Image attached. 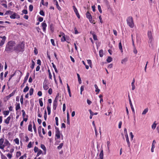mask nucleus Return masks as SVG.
<instances>
[{
	"mask_svg": "<svg viewBox=\"0 0 159 159\" xmlns=\"http://www.w3.org/2000/svg\"><path fill=\"white\" fill-rule=\"evenodd\" d=\"M15 44V43L13 41H10L7 43L5 51L7 53L12 52Z\"/></svg>",
	"mask_w": 159,
	"mask_h": 159,
	"instance_id": "1",
	"label": "nucleus"
},
{
	"mask_svg": "<svg viewBox=\"0 0 159 159\" xmlns=\"http://www.w3.org/2000/svg\"><path fill=\"white\" fill-rule=\"evenodd\" d=\"M25 42L24 41L20 42L17 44L16 46L14 48V50L16 51L17 52H23L24 50Z\"/></svg>",
	"mask_w": 159,
	"mask_h": 159,
	"instance_id": "2",
	"label": "nucleus"
},
{
	"mask_svg": "<svg viewBox=\"0 0 159 159\" xmlns=\"http://www.w3.org/2000/svg\"><path fill=\"white\" fill-rule=\"evenodd\" d=\"M127 22L128 25L130 28H132L134 27V24L132 17H129L127 20Z\"/></svg>",
	"mask_w": 159,
	"mask_h": 159,
	"instance_id": "3",
	"label": "nucleus"
},
{
	"mask_svg": "<svg viewBox=\"0 0 159 159\" xmlns=\"http://www.w3.org/2000/svg\"><path fill=\"white\" fill-rule=\"evenodd\" d=\"M86 17L89 19V22L91 23H93L94 20H92V16L89 11L86 12Z\"/></svg>",
	"mask_w": 159,
	"mask_h": 159,
	"instance_id": "4",
	"label": "nucleus"
},
{
	"mask_svg": "<svg viewBox=\"0 0 159 159\" xmlns=\"http://www.w3.org/2000/svg\"><path fill=\"white\" fill-rule=\"evenodd\" d=\"M14 148H12L10 150V153H8L7 155V157H8L9 159H11L12 157V153L14 151Z\"/></svg>",
	"mask_w": 159,
	"mask_h": 159,
	"instance_id": "5",
	"label": "nucleus"
},
{
	"mask_svg": "<svg viewBox=\"0 0 159 159\" xmlns=\"http://www.w3.org/2000/svg\"><path fill=\"white\" fill-rule=\"evenodd\" d=\"M58 99L55 98L53 102V108L54 110H55L56 109Z\"/></svg>",
	"mask_w": 159,
	"mask_h": 159,
	"instance_id": "6",
	"label": "nucleus"
},
{
	"mask_svg": "<svg viewBox=\"0 0 159 159\" xmlns=\"http://www.w3.org/2000/svg\"><path fill=\"white\" fill-rule=\"evenodd\" d=\"M4 142V139L3 138H1L0 139V148L2 149H4L5 147L4 145L3 144Z\"/></svg>",
	"mask_w": 159,
	"mask_h": 159,
	"instance_id": "7",
	"label": "nucleus"
},
{
	"mask_svg": "<svg viewBox=\"0 0 159 159\" xmlns=\"http://www.w3.org/2000/svg\"><path fill=\"white\" fill-rule=\"evenodd\" d=\"M128 98H129V104L130 105V107L132 109V110L134 112V109L133 107V106L132 104V102H131L129 95H128Z\"/></svg>",
	"mask_w": 159,
	"mask_h": 159,
	"instance_id": "8",
	"label": "nucleus"
},
{
	"mask_svg": "<svg viewBox=\"0 0 159 159\" xmlns=\"http://www.w3.org/2000/svg\"><path fill=\"white\" fill-rule=\"evenodd\" d=\"M156 143V142L155 140H153L152 144V147L151 148V151L152 152H154V149L155 147V144Z\"/></svg>",
	"mask_w": 159,
	"mask_h": 159,
	"instance_id": "9",
	"label": "nucleus"
},
{
	"mask_svg": "<svg viewBox=\"0 0 159 159\" xmlns=\"http://www.w3.org/2000/svg\"><path fill=\"white\" fill-rule=\"evenodd\" d=\"M45 21H44L42 23V25L43 27V31H45L46 30V28L47 26V24L45 22Z\"/></svg>",
	"mask_w": 159,
	"mask_h": 159,
	"instance_id": "10",
	"label": "nucleus"
},
{
	"mask_svg": "<svg viewBox=\"0 0 159 159\" xmlns=\"http://www.w3.org/2000/svg\"><path fill=\"white\" fill-rule=\"evenodd\" d=\"M59 37H61L62 36V38L61 39V40H62V39H63V40H66V38L65 37V35L63 32H60V34L59 35Z\"/></svg>",
	"mask_w": 159,
	"mask_h": 159,
	"instance_id": "11",
	"label": "nucleus"
},
{
	"mask_svg": "<svg viewBox=\"0 0 159 159\" xmlns=\"http://www.w3.org/2000/svg\"><path fill=\"white\" fill-rule=\"evenodd\" d=\"M125 138L126 139L127 143L128 144V147H130V143L129 141L128 135H125Z\"/></svg>",
	"mask_w": 159,
	"mask_h": 159,
	"instance_id": "12",
	"label": "nucleus"
},
{
	"mask_svg": "<svg viewBox=\"0 0 159 159\" xmlns=\"http://www.w3.org/2000/svg\"><path fill=\"white\" fill-rule=\"evenodd\" d=\"M11 118L10 116H9L7 118L4 120V122L7 125L9 123V121L11 120Z\"/></svg>",
	"mask_w": 159,
	"mask_h": 159,
	"instance_id": "13",
	"label": "nucleus"
},
{
	"mask_svg": "<svg viewBox=\"0 0 159 159\" xmlns=\"http://www.w3.org/2000/svg\"><path fill=\"white\" fill-rule=\"evenodd\" d=\"M55 136L57 139H59L60 138V131L56 132Z\"/></svg>",
	"mask_w": 159,
	"mask_h": 159,
	"instance_id": "14",
	"label": "nucleus"
},
{
	"mask_svg": "<svg viewBox=\"0 0 159 159\" xmlns=\"http://www.w3.org/2000/svg\"><path fill=\"white\" fill-rule=\"evenodd\" d=\"M15 90H14L12 93H10L9 95L8 96H7V99H9L11 97L13 96L15 94Z\"/></svg>",
	"mask_w": 159,
	"mask_h": 159,
	"instance_id": "15",
	"label": "nucleus"
},
{
	"mask_svg": "<svg viewBox=\"0 0 159 159\" xmlns=\"http://www.w3.org/2000/svg\"><path fill=\"white\" fill-rule=\"evenodd\" d=\"M41 128H42V126H40L38 128V133H39V136L40 137L43 138V136L41 135Z\"/></svg>",
	"mask_w": 159,
	"mask_h": 159,
	"instance_id": "16",
	"label": "nucleus"
},
{
	"mask_svg": "<svg viewBox=\"0 0 159 159\" xmlns=\"http://www.w3.org/2000/svg\"><path fill=\"white\" fill-rule=\"evenodd\" d=\"M99 158L100 159H103V150H101L99 154Z\"/></svg>",
	"mask_w": 159,
	"mask_h": 159,
	"instance_id": "17",
	"label": "nucleus"
},
{
	"mask_svg": "<svg viewBox=\"0 0 159 159\" xmlns=\"http://www.w3.org/2000/svg\"><path fill=\"white\" fill-rule=\"evenodd\" d=\"M4 145L5 146L9 145V146L7 147V148H9V145H10V143H9L8 141L6 139L5 140Z\"/></svg>",
	"mask_w": 159,
	"mask_h": 159,
	"instance_id": "18",
	"label": "nucleus"
},
{
	"mask_svg": "<svg viewBox=\"0 0 159 159\" xmlns=\"http://www.w3.org/2000/svg\"><path fill=\"white\" fill-rule=\"evenodd\" d=\"M94 87L96 89L95 92L97 93L96 94H98L100 92V90L98 88V87L96 84L94 85Z\"/></svg>",
	"mask_w": 159,
	"mask_h": 159,
	"instance_id": "19",
	"label": "nucleus"
},
{
	"mask_svg": "<svg viewBox=\"0 0 159 159\" xmlns=\"http://www.w3.org/2000/svg\"><path fill=\"white\" fill-rule=\"evenodd\" d=\"M148 36L149 38L150 39H152V34L151 31H148Z\"/></svg>",
	"mask_w": 159,
	"mask_h": 159,
	"instance_id": "20",
	"label": "nucleus"
},
{
	"mask_svg": "<svg viewBox=\"0 0 159 159\" xmlns=\"http://www.w3.org/2000/svg\"><path fill=\"white\" fill-rule=\"evenodd\" d=\"M20 109V104L19 103H18L16 105V111H17L18 110H19Z\"/></svg>",
	"mask_w": 159,
	"mask_h": 159,
	"instance_id": "21",
	"label": "nucleus"
},
{
	"mask_svg": "<svg viewBox=\"0 0 159 159\" xmlns=\"http://www.w3.org/2000/svg\"><path fill=\"white\" fill-rule=\"evenodd\" d=\"M28 130L30 132L32 131V125L31 123H30L28 127Z\"/></svg>",
	"mask_w": 159,
	"mask_h": 159,
	"instance_id": "22",
	"label": "nucleus"
},
{
	"mask_svg": "<svg viewBox=\"0 0 159 159\" xmlns=\"http://www.w3.org/2000/svg\"><path fill=\"white\" fill-rule=\"evenodd\" d=\"M16 13L15 12H13L12 13V15L10 16V18L11 19H14L16 18Z\"/></svg>",
	"mask_w": 159,
	"mask_h": 159,
	"instance_id": "23",
	"label": "nucleus"
},
{
	"mask_svg": "<svg viewBox=\"0 0 159 159\" xmlns=\"http://www.w3.org/2000/svg\"><path fill=\"white\" fill-rule=\"evenodd\" d=\"M4 2H5L6 3H2L1 4L2 6H4L5 8H7V4H6L7 3L6 1H3V0L2 1H1V3H2Z\"/></svg>",
	"mask_w": 159,
	"mask_h": 159,
	"instance_id": "24",
	"label": "nucleus"
},
{
	"mask_svg": "<svg viewBox=\"0 0 159 159\" xmlns=\"http://www.w3.org/2000/svg\"><path fill=\"white\" fill-rule=\"evenodd\" d=\"M29 75V73H28V72L27 73H26V75L25 76V79H24V83H25L26 81H27V80L28 79V78Z\"/></svg>",
	"mask_w": 159,
	"mask_h": 159,
	"instance_id": "25",
	"label": "nucleus"
},
{
	"mask_svg": "<svg viewBox=\"0 0 159 159\" xmlns=\"http://www.w3.org/2000/svg\"><path fill=\"white\" fill-rule=\"evenodd\" d=\"M128 61V58H125L123 59L121 61V63L122 64L125 63Z\"/></svg>",
	"mask_w": 159,
	"mask_h": 159,
	"instance_id": "26",
	"label": "nucleus"
},
{
	"mask_svg": "<svg viewBox=\"0 0 159 159\" xmlns=\"http://www.w3.org/2000/svg\"><path fill=\"white\" fill-rule=\"evenodd\" d=\"M33 144H34V142H33L32 143L31 142H30L27 146V148H31L32 147V145Z\"/></svg>",
	"mask_w": 159,
	"mask_h": 159,
	"instance_id": "27",
	"label": "nucleus"
},
{
	"mask_svg": "<svg viewBox=\"0 0 159 159\" xmlns=\"http://www.w3.org/2000/svg\"><path fill=\"white\" fill-rule=\"evenodd\" d=\"M119 49L121 51V52H123V50H122V48L121 43V42H120L119 43Z\"/></svg>",
	"mask_w": 159,
	"mask_h": 159,
	"instance_id": "28",
	"label": "nucleus"
},
{
	"mask_svg": "<svg viewBox=\"0 0 159 159\" xmlns=\"http://www.w3.org/2000/svg\"><path fill=\"white\" fill-rule=\"evenodd\" d=\"M29 89V87L28 86H26L23 90V92L26 93L28 91Z\"/></svg>",
	"mask_w": 159,
	"mask_h": 159,
	"instance_id": "29",
	"label": "nucleus"
},
{
	"mask_svg": "<svg viewBox=\"0 0 159 159\" xmlns=\"http://www.w3.org/2000/svg\"><path fill=\"white\" fill-rule=\"evenodd\" d=\"M77 77L78 78L79 83V84H81V83L82 82H81V78L80 77V75L78 73H77Z\"/></svg>",
	"mask_w": 159,
	"mask_h": 159,
	"instance_id": "30",
	"label": "nucleus"
},
{
	"mask_svg": "<svg viewBox=\"0 0 159 159\" xmlns=\"http://www.w3.org/2000/svg\"><path fill=\"white\" fill-rule=\"evenodd\" d=\"M112 61V58L111 57H108L107 59V61L108 62H110Z\"/></svg>",
	"mask_w": 159,
	"mask_h": 159,
	"instance_id": "31",
	"label": "nucleus"
},
{
	"mask_svg": "<svg viewBox=\"0 0 159 159\" xmlns=\"http://www.w3.org/2000/svg\"><path fill=\"white\" fill-rule=\"evenodd\" d=\"M47 109L48 112V115H50L51 113V108L48 105L47 107Z\"/></svg>",
	"mask_w": 159,
	"mask_h": 159,
	"instance_id": "32",
	"label": "nucleus"
},
{
	"mask_svg": "<svg viewBox=\"0 0 159 159\" xmlns=\"http://www.w3.org/2000/svg\"><path fill=\"white\" fill-rule=\"evenodd\" d=\"M74 11L75 12V14H76L77 16V17L79 19L80 18V15L78 13L77 10L76 9V10Z\"/></svg>",
	"mask_w": 159,
	"mask_h": 159,
	"instance_id": "33",
	"label": "nucleus"
},
{
	"mask_svg": "<svg viewBox=\"0 0 159 159\" xmlns=\"http://www.w3.org/2000/svg\"><path fill=\"white\" fill-rule=\"evenodd\" d=\"M40 147L42 149H43L44 151H46V148L45 145L43 144H41Z\"/></svg>",
	"mask_w": 159,
	"mask_h": 159,
	"instance_id": "34",
	"label": "nucleus"
},
{
	"mask_svg": "<svg viewBox=\"0 0 159 159\" xmlns=\"http://www.w3.org/2000/svg\"><path fill=\"white\" fill-rule=\"evenodd\" d=\"M42 98H41L39 99V103L41 107H43V102L42 101Z\"/></svg>",
	"mask_w": 159,
	"mask_h": 159,
	"instance_id": "35",
	"label": "nucleus"
},
{
	"mask_svg": "<svg viewBox=\"0 0 159 159\" xmlns=\"http://www.w3.org/2000/svg\"><path fill=\"white\" fill-rule=\"evenodd\" d=\"M42 153V151L40 149H39V150L37 152V153L36 155V157L39 156Z\"/></svg>",
	"mask_w": 159,
	"mask_h": 159,
	"instance_id": "36",
	"label": "nucleus"
},
{
	"mask_svg": "<svg viewBox=\"0 0 159 159\" xmlns=\"http://www.w3.org/2000/svg\"><path fill=\"white\" fill-rule=\"evenodd\" d=\"M34 92V89L32 88H31L29 91V93L30 95V96H31L33 93Z\"/></svg>",
	"mask_w": 159,
	"mask_h": 159,
	"instance_id": "37",
	"label": "nucleus"
},
{
	"mask_svg": "<svg viewBox=\"0 0 159 159\" xmlns=\"http://www.w3.org/2000/svg\"><path fill=\"white\" fill-rule=\"evenodd\" d=\"M99 54L100 57H102L103 56V51L102 50H100L99 51Z\"/></svg>",
	"mask_w": 159,
	"mask_h": 159,
	"instance_id": "38",
	"label": "nucleus"
},
{
	"mask_svg": "<svg viewBox=\"0 0 159 159\" xmlns=\"http://www.w3.org/2000/svg\"><path fill=\"white\" fill-rule=\"evenodd\" d=\"M43 88L44 90H47L49 88V87L47 85H46V84H43Z\"/></svg>",
	"mask_w": 159,
	"mask_h": 159,
	"instance_id": "39",
	"label": "nucleus"
},
{
	"mask_svg": "<svg viewBox=\"0 0 159 159\" xmlns=\"http://www.w3.org/2000/svg\"><path fill=\"white\" fill-rule=\"evenodd\" d=\"M35 63L34 62L33 60H32V64H31V66H30L31 68L32 69H34V66H35Z\"/></svg>",
	"mask_w": 159,
	"mask_h": 159,
	"instance_id": "40",
	"label": "nucleus"
},
{
	"mask_svg": "<svg viewBox=\"0 0 159 159\" xmlns=\"http://www.w3.org/2000/svg\"><path fill=\"white\" fill-rule=\"evenodd\" d=\"M63 145V143H61L59 146H58L57 147V148L59 150L61 148H62V146Z\"/></svg>",
	"mask_w": 159,
	"mask_h": 159,
	"instance_id": "41",
	"label": "nucleus"
},
{
	"mask_svg": "<svg viewBox=\"0 0 159 159\" xmlns=\"http://www.w3.org/2000/svg\"><path fill=\"white\" fill-rule=\"evenodd\" d=\"M148 108H146L143 111L142 113V115H145L148 111Z\"/></svg>",
	"mask_w": 159,
	"mask_h": 159,
	"instance_id": "42",
	"label": "nucleus"
},
{
	"mask_svg": "<svg viewBox=\"0 0 159 159\" xmlns=\"http://www.w3.org/2000/svg\"><path fill=\"white\" fill-rule=\"evenodd\" d=\"M33 124H33V128L34 129V132L35 133H36V132H37L36 128L34 122H33Z\"/></svg>",
	"mask_w": 159,
	"mask_h": 159,
	"instance_id": "43",
	"label": "nucleus"
},
{
	"mask_svg": "<svg viewBox=\"0 0 159 159\" xmlns=\"http://www.w3.org/2000/svg\"><path fill=\"white\" fill-rule=\"evenodd\" d=\"M44 117L45 120H46L47 117V111L46 110H45L44 111Z\"/></svg>",
	"mask_w": 159,
	"mask_h": 159,
	"instance_id": "44",
	"label": "nucleus"
},
{
	"mask_svg": "<svg viewBox=\"0 0 159 159\" xmlns=\"http://www.w3.org/2000/svg\"><path fill=\"white\" fill-rule=\"evenodd\" d=\"M13 13V12L11 11H7L5 13V14H12Z\"/></svg>",
	"mask_w": 159,
	"mask_h": 159,
	"instance_id": "45",
	"label": "nucleus"
},
{
	"mask_svg": "<svg viewBox=\"0 0 159 159\" xmlns=\"http://www.w3.org/2000/svg\"><path fill=\"white\" fill-rule=\"evenodd\" d=\"M9 111H4L3 112V114L5 116H7L9 114Z\"/></svg>",
	"mask_w": 159,
	"mask_h": 159,
	"instance_id": "46",
	"label": "nucleus"
},
{
	"mask_svg": "<svg viewBox=\"0 0 159 159\" xmlns=\"http://www.w3.org/2000/svg\"><path fill=\"white\" fill-rule=\"evenodd\" d=\"M14 141L16 144L18 145L19 144V140L18 138H17L14 139Z\"/></svg>",
	"mask_w": 159,
	"mask_h": 159,
	"instance_id": "47",
	"label": "nucleus"
},
{
	"mask_svg": "<svg viewBox=\"0 0 159 159\" xmlns=\"http://www.w3.org/2000/svg\"><path fill=\"white\" fill-rule=\"evenodd\" d=\"M33 6L32 5H30L29 6V9L30 11H33Z\"/></svg>",
	"mask_w": 159,
	"mask_h": 159,
	"instance_id": "48",
	"label": "nucleus"
},
{
	"mask_svg": "<svg viewBox=\"0 0 159 159\" xmlns=\"http://www.w3.org/2000/svg\"><path fill=\"white\" fill-rule=\"evenodd\" d=\"M39 150V149L38 148L36 147V146H35L34 147V151L36 153V152H37Z\"/></svg>",
	"mask_w": 159,
	"mask_h": 159,
	"instance_id": "49",
	"label": "nucleus"
},
{
	"mask_svg": "<svg viewBox=\"0 0 159 159\" xmlns=\"http://www.w3.org/2000/svg\"><path fill=\"white\" fill-rule=\"evenodd\" d=\"M56 5L59 11H61V8L59 7V5L58 4V2H57V3H56Z\"/></svg>",
	"mask_w": 159,
	"mask_h": 159,
	"instance_id": "50",
	"label": "nucleus"
},
{
	"mask_svg": "<svg viewBox=\"0 0 159 159\" xmlns=\"http://www.w3.org/2000/svg\"><path fill=\"white\" fill-rule=\"evenodd\" d=\"M89 112H90V117H89V118H90V119H91L92 118V116H93V112L91 111V110H89Z\"/></svg>",
	"mask_w": 159,
	"mask_h": 159,
	"instance_id": "51",
	"label": "nucleus"
},
{
	"mask_svg": "<svg viewBox=\"0 0 159 159\" xmlns=\"http://www.w3.org/2000/svg\"><path fill=\"white\" fill-rule=\"evenodd\" d=\"M87 62H88V64H89V66L91 67V66L92 65V61H91V60H88Z\"/></svg>",
	"mask_w": 159,
	"mask_h": 159,
	"instance_id": "52",
	"label": "nucleus"
},
{
	"mask_svg": "<svg viewBox=\"0 0 159 159\" xmlns=\"http://www.w3.org/2000/svg\"><path fill=\"white\" fill-rule=\"evenodd\" d=\"M156 124L155 123V121L154 123L152 125V128L153 129H155L156 127Z\"/></svg>",
	"mask_w": 159,
	"mask_h": 159,
	"instance_id": "53",
	"label": "nucleus"
},
{
	"mask_svg": "<svg viewBox=\"0 0 159 159\" xmlns=\"http://www.w3.org/2000/svg\"><path fill=\"white\" fill-rule=\"evenodd\" d=\"M21 155V153L20 152H17L16 153V157H19Z\"/></svg>",
	"mask_w": 159,
	"mask_h": 159,
	"instance_id": "54",
	"label": "nucleus"
},
{
	"mask_svg": "<svg viewBox=\"0 0 159 159\" xmlns=\"http://www.w3.org/2000/svg\"><path fill=\"white\" fill-rule=\"evenodd\" d=\"M52 92V88H50L48 90V93L50 95H51Z\"/></svg>",
	"mask_w": 159,
	"mask_h": 159,
	"instance_id": "55",
	"label": "nucleus"
},
{
	"mask_svg": "<svg viewBox=\"0 0 159 159\" xmlns=\"http://www.w3.org/2000/svg\"><path fill=\"white\" fill-rule=\"evenodd\" d=\"M20 102H21V103L22 104H23V95H21L20 97Z\"/></svg>",
	"mask_w": 159,
	"mask_h": 159,
	"instance_id": "56",
	"label": "nucleus"
},
{
	"mask_svg": "<svg viewBox=\"0 0 159 159\" xmlns=\"http://www.w3.org/2000/svg\"><path fill=\"white\" fill-rule=\"evenodd\" d=\"M27 154L26 153L23 156L20 157L19 159H24V157H26Z\"/></svg>",
	"mask_w": 159,
	"mask_h": 159,
	"instance_id": "57",
	"label": "nucleus"
},
{
	"mask_svg": "<svg viewBox=\"0 0 159 159\" xmlns=\"http://www.w3.org/2000/svg\"><path fill=\"white\" fill-rule=\"evenodd\" d=\"M1 157L2 159H7V157L3 154H1Z\"/></svg>",
	"mask_w": 159,
	"mask_h": 159,
	"instance_id": "58",
	"label": "nucleus"
},
{
	"mask_svg": "<svg viewBox=\"0 0 159 159\" xmlns=\"http://www.w3.org/2000/svg\"><path fill=\"white\" fill-rule=\"evenodd\" d=\"M39 14L41 15L44 16L45 14L44 11L43 10H41L39 12Z\"/></svg>",
	"mask_w": 159,
	"mask_h": 159,
	"instance_id": "59",
	"label": "nucleus"
},
{
	"mask_svg": "<svg viewBox=\"0 0 159 159\" xmlns=\"http://www.w3.org/2000/svg\"><path fill=\"white\" fill-rule=\"evenodd\" d=\"M34 52L35 55H36L38 53V51L36 48H34Z\"/></svg>",
	"mask_w": 159,
	"mask_h": 159,
	"instance_id": "60",
	"label": "nucleus"
},
{
	"mask_svg": "<svg viewBox=\"0 0 159 159\" xmlns=\"http://www.w3.org/2000/svg\"><path fill=\"white\" fill-rule=\"evenodd\" d=\"M22 12L23 13L26 15L28 13V11L27 10H23L22 11Z\"/></svg>",
	"mask_w": 159,
	"mask_h": 159,
	"instance_id": "61",
	"label": "nucleus"
},
{
	"mask_svg": "<svg viewBox=\"0 0 159 159\" xmlns=\"http://www.w3.org/2000/svg\"><path fill=\"white\" fill-rule=\"evenodd\" d=\"M98 10L99 12L100 13H102V10L101 9V6H100V5H98Z\"/></svg>",
	"mask_w": 159,
	"mask_h": 159,
	"instance_id": "62",
	"label": "nucleus"
},
{
	"mask_svg": "<svg viewBox=\"0 0 159 159\" xmlns=\"http://www.w3.org/2000/svg\"><path fill=\"white\" fill-rule=\"evenodd\" d=\"M5 40H1L0 43V46H2L5 43Z\"/></svg>",
	"mask_w": 159,
	"mask_h": 159,
	"instance_id": "63",
	"label": "nucleus"
},
{
	"mask_svg": "<svg viewBox=\"0 0 159 159\" xmlns=\"http://www.w3.org/2000/svg\"><path fill=\"white\" fill-rule=\"evenodd\" d=\"M25 141L26 142H27L29 141V138L27 135H26L25 137Z\"/></svg>",
	"mask_w": 159,
	"mask_h": 159,
	"instance_id": "64",
	"label": "nucleus"
}]
</instances>
